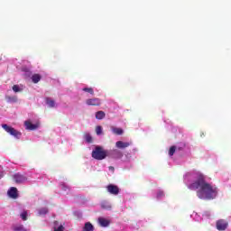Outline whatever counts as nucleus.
I'll list each match as a JSON object with an SVG mask.
<instances>
[{
    "instance_id": "5701e85b",
    "label": "nucleus",
    "mask_w": 231,
    "mask_h": 231,
    "mask_svg": "<svg viewBox=\"0 0 231 231\" xmlns=\"http://www.w3.org/2000/svg\"><path fill=\"white\" fill-rule=\"evenodd\" d=\"M101 208H104L105 210H111V206L106 202H103L101 204Z\"/></svg>"
},
{
    "instance_id": "6ab92c4d",
    "label": "nucleus",
    "mask_w": 231,
    "mask_h": 231,
    "mask_svg": "<svg viewBox=\"0 0 231 231\" xmlns=\"http://www.w3.org/2000/svg\"><path fill=\"white\" fill-rule=\"evenodd\" d=\"M84 138H85L87 143H93V137H91V134H85Z\"/></svg>"
},
{
    "instance_id": "f257e3e1",
    "label": "nucleus",
    "mask_w": 231,
    "mask_h": 231,
    "mask_svg": "<svg viewBox=\"0 0 231 231\" xmlns=\"http://www.w3.org/2000/svg\"><path fill=\"white\" fill-rule=\"evenodd\" d=\"M189 190H197V196L199 199H216L217 196V188L211 186L205 180V175L197 174L196 180L189 185Z\"/></svg>"
},
{
    "instance_id": "a878e982",
    "label": "nucleus",
    "mask_w": 231,
    "mask_h": 231,
    "mask_svg": "<svg viewBox=\"0 0 231 231\" xmlns=\"http://www.w3.org/2000/svg\"><path fill=\"white\" fill-rule=\"evenodd\" d=\"M96 133L97 135L102 134V126L98 125L96 127Z\"/></svg>"
},
{
    "instance_id": "c85d7f7f",
    "label": "nucleus",
    "mask_w": 231,
    "mask_h": 231,
    "mask_svg": "<svg viewBox=\"0 0 231 231\" xmlns=\"http://www.w3.org/2000/svg\"><path fill=\"white\" fill-rule=\"evenodd\" d=\"M177 151H183V148L182 147H179V148H177Z\"/></svg>"
},
{
    "instance_id": "dca6fc26",
    "label": "nucleus",
    "mask_w": 231,
    "mask_h": 231,
    "mask_svg": "<svg viewBox=\"0 0 231 231\" xmlns=\"http://www.w3.org/2000/svg\"><path fill=\"white\" fill-rule=\"evenodd\" d=\"M54 231H64V226L63 225H60L59 226V221H54Z\"/></svg>"
},
{
    "instance_id": "423d86ee",
    "label": "nucleus",
    "mask_w": 231,
    "mask_h": 231,
    "mask_svg": "<svg viewBox=\"0 0 231 231\" xmlns=\"http://www.w3.org/2000/svg\"><path fill=\"white\" fill-rule=\"evenodd\" d=\"M228 226V222H226L224 219H220L217 222V230H226V227Z\"/></svg>"
},
{
    "instance_id": "a211bd4d",
    "label": "nucleus",
    "mask_w": 231,
    "mask_h": 231,
    "mask_svg": "<svg viewBox=\"0 0 231 231\" xmlns=\"http://www.w3.org/2000/svg\"><path fill=\"white\" fill-rule=\"evenodd\" d=\"M112 132L114 133V134L117 135L124 134V130L122 128L112 127Z\"/></svg>"
},
{
    "instance_id": "412c9836",
    "label": "nucleus",
    "mask_w": 231,
    "mask_h": 231,
    "mask_svg": "<svg viewBox=\"0 0 231 231\" xmlns=\"http://www.w3.org/2000/svg\"><path fill=\"white\" fill-rule=\"evenodd\" d=\"M20 217L21 219H23V221H27L28 220V211H23L21 214H20Z\"/></svg>"
},
{
    "instance_id": "f03ea898",
    "label": "nucleus",
    "mask_w": 231,
    "mask_h": 231,
    "mask_svg": "<svg viewBox=\"0 0 231 231\" xmlns=\"http://www.w3.org/2000/svg\"><path fill=\"white\" fill-rule=\"evenodd\" d=\"M92 158L99 161L106 160L107 158V151L101 146H96L95 150L92 151Z\"/></svg>"
},
{
    "instance_id": "6e6552de",
    "label": "nucleus",
    "mask_w": 231,
    "mask_h": 231,
    "mask_svg": "<svg viewBox=\"0 0 231 231\" xmlns=\"http://www.w3.org/2000/svg\"><path fill=\"white\" fill-rule=\"evenodd\" d=\"M14 180L15 183H24V181H26V177L23 174L16 173L14 175Z\"/></svg>"
},
{
    "instance_id": "4468645a",
    "label": "nucleus",
    "mask_w": 231,
    "mask_h": 231,
    "mask_svg": "<svg viewBox=\"0 0 231 231\" xmlns=\"http://www.w3.org/2000/svg\"><path fill=\"white\" fill-rule=\"evenodd\" d=\"M31 79L33 84H38V82H41V79H42V77L41 74H33Z\"/></svg>"
},
{
    "instance_id": "bb28decb",
    "label": "nucleus",
    "mask_w": 231,
    "mask_h": 231,
    "mask_svg": "<svg viewBox=\"0 0 231 231\" xmlns=\"http://www.w3.org/2000/svg\"><path fill=\"white\" fill-rule=\"evenodd\" d=\"M162 196H163V192H162V191H160V192L157 194V197H158V198H162Z\"/></svg>"
},
{
    "instance_id": "f3484780",
    "label": "nucleus",
    "mask_w": 231,
    "mask_h": 231,
    "mask_svg": "<svg viewBox=\"0 0 231 231\" xmlns=\"http://www.w3.org/2000/svg\"><path fill=\"white\" fill-rule=\"evenodd\" d=\"M45 102H46L47 106H49L50 107H55V100H53L50 97H46Z\"/></svg>"
},
{
    "instance_id": "b1692460",
    "label": "nucleus",
    "mask_w": 231,
    "mask_h": 231,
    "mask_svg": "<svg viewBox=\"0 0 231 231\" xmlns=\"http://www.w3.org/2000/svg\"><path fill=\"white\" fill-rule=\"evenodd\" d=\"M174 152H176V146H171L169 150V155L174 156Z\"/></svg>"
},
{
    "instance_id": "7ed1b4c3",
    "label": "nucleus",
    "mask_w": 231,
    "mask_h": 231,
    "mask_svg": "<svg viewBox=\"0 0 231 231\" xmlns=\"http://www.w3.org/2000/svg\"><path fill=\"white\" fill-rule=\"evenodd\" d=\"M2 127L5 130V133H8L11 136H14V138H19L21 136V132L6 124L2 125Z\"/></svg>"
},
{
    "instance_id": "1a4fd4ad",
    "label": "nucleus",
    "mask_w": 231,
    "mask_h": 231,
    "mask_svg": "<svg viewBox=\"0 0 231 231\" xmlns=\"http://www.w3.org/2000/svg\"><path fill=\"white\" fill-rule=\"evenodd\" d=\"M131 145V143H125L123 141H117L116 143V147L117 149H126V147H129Z\"/></svg>"
},
{
    "instance_id": "4be33fe9",
    "label": "nucleus",
    "mask_w": 231,
    "mask_h": 231,
    "mask_svg": "<svg viewBox=\"0 0 231 231\" xmlns=\"http://www.w3.org/2000/svg\"><path fill=\"white\" fill-rule=\"evenodd\" d=\"M82 91H85V93H89L90 95H95V90H93V88H82Z\"/></svg>"
},
{
    "instance_id": "cd10ccee",
    "label": "nucleus",
    "mask_w": 231,
    "mask_h": 231,
    "mask_svg": "<svg viewBox=\"0 0 231 231\" xmlns=\"http://www.w3.org/2000/svg\"><path fill=\"white\" fill-rule=\"evenodd\" d=\"M109 171H112L114 172L115 171V167L109 166Z\"/></svg>"
},
{
    "instance_id": "9d476101",
    "label": "nucleus",
    "mask_w": 231,
    "mask_h": 231,
    "mask_svg": "<svg viewBox=\"0 0 231 231\" xmlns=\"http://www.w3.org/2000/svg\"><path fill=\"white\" fill-rule=\"evenodd\" d=\"M112 158H115L116 160H120L124 156V153L118 150H112L111 152Z\"/></svg>"
},
{
    "instance_id": "ddd939ff",
    "label": "nucleus",
    "mask_w": 231,
    "mask_h": 231,
    "mask_svg": "<svg viewBox=\"0 0 231 231\" xmlns=\"http://www.w3.org/2000/svg\"><path fill=\"white\" fill-rule=\"evenodd\" d=\"M95 227L91 222H87L83 227L82 231H94Z\"/></svg>"
},
{
    "instance_id": "7c9ffc66",
    "label": "nucleus",
    "mask_w": 231,
    "mask_h": 231,
    "mask_svg": "<svg viewBox=\"0 0 231 231\" xmlns=\"http://www.w3.org/2000/svg\"><path fill=\"white\" fill-rule=\"evenodd\" d=\"M9 98V100H14V98H12V97H8Z\"/></svg>"
},
{
    "instance_id": "20e7f679",
    "label": "nucleus",
    "mask_w": 231,
    "mask_h": 231,
    "mask_svg": "<svg viewBox=\"0 0 231 231\" xmlns=\"http://www.w3.org/2000/svg\"><path fill=\"white\" fill-rule=\"evenodd\" d=\"M106 190L109 194H113V196H118V194H120V189L115 184H109L106 187Z\"/></svg>"
},
{
    "instance_id": "0eeeda50",
    "label": "nucleus",
    "mask_w": 231,
    "mask_h": 231,
    "mask_svg": "<svg viewBox=\"0 0 231 231\" xmlns=\"http://www.w3.org/2000/svg\"><path fill=\"white\" fill-rule=\"evenodd\" d=\"M9 198H12V199H17L19 198V194L17 193V188L12 187L8 192H7Z\"/></svg>"
},
{
    "instance_id": "9b49d317",
    "label": "nucleus",
    "mask_w": 231,
    "mask_h": 231,
    "mask_svg": "<svg viewBox=\"0 0 231 231\" xmlns=\"http://www.w3.org/2000/svg\"><path fill=\"white\" fill-rule=\"evenodd\" d=\"M24 125H25L26 129H28L29 131H35V129H37V127H39V125H33L30 121H25Z\"/></svg>"
},
{
    "instance_id": "aec40b11",
    "label": "nucleus",
    "mask_w": 231,
    "mask_h": 231,
    "mask_svg": "<svg viewBox=\"0 0 231 231\" xmlns=\"http://www.w3.org/2000/svg\"><path fill=\"white\" fill-rule=\"evenodd\" d=\"M39 216H46L48 214V208H42L38 211Z\"/></svg>"
},
{
    "instance_id": "2eb2a0df",
    "label": "nucleus",
    "mask_w": 231,
    "mask_h": 231,
    "mask_svg": "<svg viewBox=\"0 0 231 231\" xmlns=\"http://www.w3.org/2000/svg\"><path fill=\"white\" fill-rule=\"evenodd\" d=\"M96 118H97V120H104V118H106V112L97 111L96 113Z\"/></svg>"
},
{
    "instance_id": "39448f33",
    "label": "nucleus",
    "mask_w": 231,
    "mask_h": 231,
    "mask_svg": "<svg viewBox=\"0 0 231 231\" xmlns=\"http://www.w3.org/2000/svg\"><path fill=\"white\" fill-rule=\"evenodd\" d=\"M87 106H101L102 101L100 98L94 97V98H88L86 100Z\"/></svg>"
},
{
    "instance_id": "393cba45",
    "label": "nucleus",
    "mask_w": 231,
    "mask_h": 231,
    "mask_svg": "<svg viewBox=\"0 0 231 231\" xmlns=\"http://www.w3.org/2000/svg\"><path fill=\"white\" fill-rule=\"evenodd\" d=\"M13 91H14V93H20V91H22V89H21V88H19V85H14Z\"/></svg>"
},
{
    "instance_id": "f8f14e48",
    "label": "nucleus",
    "mask_w": 231,
    "mask_h": 231,
    "mask_svg": "<svg viewBox=\"0 0 231 231\" xmlns=\"http://www.w3.org/2000/svg\"><path fill=\"white\" fill-rule=\"evenodd\" d=\"M98 223H99L100 226H107L108 225L111 224V221H109V219H106L104 217H99Z\"/></svg>"
},
{
    "instance_id": "c756f323",
    "label": "nucleus",
    "mask_w": 231,
    "mask_h": 231,
    "mask_svg": "<svg viewBox=\"0 0 231 231\" xmlns=\"http://www.w3.org/2000/svg\"><path fill=\"white\" fill-rule=\"evenodd\" d=\"M200 136H205V134H204V133H202V134H200Z\"/></svg>"
}]
</instances>
